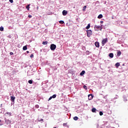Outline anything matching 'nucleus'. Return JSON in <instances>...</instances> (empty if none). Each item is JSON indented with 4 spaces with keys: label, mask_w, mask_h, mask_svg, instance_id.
Wrapping results in <instances>:
<instances>
[{
    "label": "nucleus",
    "mask_w": 128,
    "mask_h": 128,
    "mask_svg": "<svg viewBox=\"0 0 128 128\" xmlns=\"http://www.w3.org/2000/svg\"><path fill=\"white\" fill-rule=\"evenodd\" d=\"M108 56L110 58H114V53H110L109 54H108Z\"/></svg>",
    "instance_id": "12"
},
{
    "label": "nucleus",
    "mask_w": 128,
    "mask_h": 128,
    "mask_svg": "<svg viewBox=\"0 0 128 128\" xmlns=\"http://www.w3.org/2000/svg\"><path fill=\"white\" fill-rule=\"evenodd\" d=\"M56 48V45L54 44H51L50 45V49L51 50H54Z\"/></svg>",
    "instance_id": "2"
},
{
    "label": "nucleus",
    "mask_w": 128,
    "mask_h": 128,
    "mask_svg": "<svg viewBox=\"0 0 128 128\" xmlns=\"http://www.w3.org/2000/svg\"><path fill=\"white\" fill-rule=\"evenodd\" d=\"M68 23L66 24H68Z\"/></svg>",
    "instance_id": "50"
},
{
    "label": "nucleus",
    "mask_w": 128,
    "mask_h": 128,
    "mask_svg": "<svg viewBox=\"0 0 128 128\" xmlns=\"http://www.w3.org/2000/svg\"><path fill=\"white\" fill-rule=\"evenodd\" d=\"M98 18H102V14H100L98 16Z\"/></svg>",
    "instance_id": "16"
},
{
    "label": "nucleus",
    "mask_w": 128,
    "mask_h": 128,
    "mask_svg": "<svg viewBox=\"0 0 128 128\" xmlns=\"http://www.w3.org/2000/svg\"><path fill=\"white\" fill-rule=\"evenodd\" d=\"M103 98H106V96H104Z\"/></svg>",
    "instance_id": "43"
},
{
    "label": "nucleus",
    "mask_w": 128,
    "mask_h": 128,
    "mask_svg": "<svg viewBox=\"0 0 128 128\" xmlns=\"http://www.w3.org/2000/svg\"><path fill=\"white\" fill-rule=\"evenodd\" d=\"M10 56H12V54H14V52H10Z\"/></svg>",
    "instance_id": "37"
},
{
    "label": "nucleus",
    "mask_w": 128,
    "mask_h": 128,
    "mask_svg": "<svg viewBox=\"0 0 128 128\" xmlns=\"http://www.w3.org/2000/svg\"><path fill=\"white\" fill-rule=\"evenodd\" d=\"M100 24H104V21H100Z\"/></svg>",
    "instance_id": "41"
},
{
    "label": "nucleus",
    "mask_w": 128,
    "mask_h": 128,
    "mask_svg": "<svg viewBox=\"0 0 128 128\" xmlns=\"http://www.w3.org/2000/svg\"><path fill=\"white\" fill-rule=\"evenodd\" d=\"M35 108H40V106H38V104H36V105L35 106Z\"/></svg>",
    "instance_id": "32"
},
{
    "label": "nucleus",
    "mask_w": 128,
    "mask_h": 128,
    "mask_svg": "<svg viewBox=\"0 0 128 128\" xmlns=\"http://www.w3.org/2000/svg\"><path fill=\"white\" fill-rule=\"evenodd\" d=\"M4 26H1L0 27V32H4Z\"/></svg>",
    "instance_id": "19"
},
{
    "label": "nucleus",
    "mask_w": 128,
    "mask_h": 128,
    "mask_svg": "<svg viewBox=\"0 0 128 128\" xmlns=\"http://www.w3.org/2000/svg\"><path fill=\"white\" fill-rule=\"evenodd\" d=\"M82 49H83V50H86V47H85V46H84V47L82 48Z\"/></svg>",
    "instance_id": "42"
},
{
    "label": "nucleus",
    "mask_w": 128,
    "mask_h": 128,
    "mask_svg": "<svg viewBox=\"0 0 128 128\" xmlns=\"http://www.w3.org/2000/svg\"><path fill=\"white\" fill-rule=\"evenodd\" d=\"M63 16H66L68 14V11L66 10H64L62 12Z\"/></svg>",
    "instance_id": "9"
},
{
    "label": "nucleus",
    "mask_w": 128,
    "mask_h": 128,
    "mask_svg": "<svg viewBox=\"0 0 128 128\" xmlns=\"http://www.w3.org/2000/svg\"><path fill=\"white\" fill-rule=\"evenodd\" d=\"M12 104H14V102H12V103H11V106H12Z\"/></svg>",
    "instance_id": "40"
},
{
    "label": "nucleus",
    "mask_w": 128,
    "mask_h": 128,
    "mask_svg": "<svg viewBox=\"0 0 128 128\" xmlns=\"http://www.w3.org/2000/svg\"><path fill=\"white\" fill-rule=\"evenodd\" d=\"M51 96H52V98H56V94H54Z\"/></svg>",
    "instance_id": "25"
},
{
    "label": "nucleus",
    "mask_w": 128,
    "mask_h": 128,
    "mask_svg": "<svg viewBox=\"0 0 128 128\" xmlns=\"http://www.w3.org/2000/svg\"><path fill=\"white\" fill-rule=\"evenodd\" d=\"M30 57L31 58H34V54H31Z\"/></svg>",
    "instance_id": "36"
},
{
    "label": "nucleus",
    "mask_w": 128,
    "mask_h": 128,
    "mask_svg": "<svg viewBox=\"0 0 128 128\" xmlns=\"http://www.w3.org/2000/svg\"><path fill=\"white\" fill-rule=\"evenodd\" d=\"M22 50H28V46H24Z\"/></svg>",
    "instance_id": "15"
},
{
    "label": "nucleus",
    "mask_w": 128,
    "mask_h": 128,
    "mask_svg": "<svg viewBox=\"0 0 128 128\" xmlns=\"http://www.w3.org/2000/svg\"><path fill=\"white\" fill-rule=\"evenodd\" d=\"M86 6H84L83 7V9H82L83 12L86 11Z\"/></svg>",
    "instance_id": "26"
},
{
    "label": "nucleus",
    "mask_w": 128,
    "mask_h": 128,
    "mask_svg": "<svg viewBox=\"0 0 128 128\" xmlns=\"http://www.w3.org/2000/svg\"><path fill=\"white\" fill-rule=\"evenodd\" d=\"M10 2V4H13L14 3V0H9Z\"/></svg>",
    "instance_id": "34"
},
{
    "label": "nucleus",
    "mask_w": 128,
    "mask_h": 128,
    "mask_svg": "<svg viewBox=\"0 0 128 128\" xmlns=\"http://www.w3.org/2000/svg\"><path fill=\"white\" fill-rule=\"evenodd\" d=\"M120 54H122V52L118 51V52H117V56H120Z\"/></svg>",
    "instance_id": "17"
},
{
    "label": "nucleus",
    "mask_w": 128,
    "mask_h": 128,
    "mask_svg": "<svg viewBox=\"0 0 128 128\" xmlns=\"http://www.w3.org/2000/svg\"><path fill=\"white\" fill-rule=\"evenodd\" d=\"M90 28V24H88V26H86V30H88V28Z\"/></svg>",
    "instance_id": "18"
},
{
    "label": "nucleus",
    "mask_w": 128,
    "mask_h": 128,
    "mask_svg": "<svg viewBox=\"0 0 128 128\" xmlns=\"http://www.w3.org/2000/svg\"><path fill=\"white\" fill-rule=\"evenodd\" d=\"M123 100L124 102H127L128 100L126 99V95H124L123 96Z\"/></svg>",
    "instance_id": "13"
},
{
    "label": "nucleus",
    "mask_w": 128,
    "mask_h": 128,
    "mask_svg": "<svg viewBox=\"0 0 128 128\" xmlns=\"http://www.w3.org/2000/svg\"><path fill=\"white\" fill-rule=\"evenodd\" d=\"M12 35H8V36H7V38H12Z\"/></svg>",
    "instance_id": "33"
},
{
    "label": "nucleus",
    "mask_w": 128,
    "mask_h": 128,
    "mask_svg": "<svg viewBox=\"0 0 128 128\" xmlns=\"http://www.w3.org/2000/svg\"><path fill=\"white\" fill-rule=\"evenodd\" d=\"M10 101L12 102H14V100H16V96H10Z\"/></svg>",
    "instance_id": "6"
},
{
    "label": "nucleus",
    "mask_w": 128,
    "mask_h": 128,
    "mask_svg": "<svg viewBox=\"0 0 128 128\" xmlns=\"http://www.w3.org/2000/svg\"><path fill=\"white\" fill-rule=\"evenodd\" d=\"M30 4H29L26 6V8L27 10H30Z\"/></svg>",
    "instance_id": "20"
},
{
    "label": "nucleus",
    "mask_w": 128,
    "mask_h": 128,
    "mask_svg": "<svg viewBox=\"0 0 128 128\" xmlns=\"http://www.w3.org/2000/svg\"><path fill=\"white\" fill-rule=\"evenodd\" d=\"M99 114H100V116H102L104 114V112H102V111H100L99 112Z\"/></svg>",
    "instance_id": "28"
},
{
    "label": "nucleus",
    "mask_w": 128,
    "mask_h": 128,
    "mask_svg": "<svg viewBox=\"0 0 128 128\" xmlns=\"http://www.w3.org/2000/svg\"><path fill=\"white\" fill-rule=\"evenodd\" d=\"M37 8H38V6L37 7Z\"/></svg>",
    "instance_id": "48"
},
{
    "label": "nucleus",
    "mask_w": 128,
    "mask_h": 128,
    "mask_svg": "<svg viewBox=\"0 0 128 128\" xmlns=\"http://www.w3.org/2000/svg\"><path fill=\"white\" fill-rule=\"evenodd\" d=\"M28 84H32V82H34V81L32 80H29L28 81Z\"/></svg>",
    "instance_id": "21"
},
{
    "label": "nucleus",
    "mask_w": 128,
    "mask_h": 128,
    "mask_svg": "<svg viewBox=\"0 0 128 128\" xmlns=\"http://www.w3.org/2000/svg\"><path fill=\"white\" fill-rule=\"evenodd\" d=\"M118 98V96L116 94V96L114 98V100H116Z\"/></svg>",
    "instance_id": "29"
},
{
    "label": "nucleus",
    "mask_w": 128,
    "mask_h": 128,
    "mask_svg": "<svg viewBox=\"0 0 128 128\" xmlns=\"http://www.w3.org/2000/svg\"><path fill=\"white\" fill-rule=\"evenodd\" d=\"M87 36L90 38L91 36L92 35V31L91 30H86Z\"/></svg>",
    "instance_id": "1"
},
{
    "label": "nucleus",
    "mask_w": 128,
    "mask_h": 128,
    "mask_svg": "<svg viewBox=\"0 0 128 128\" xmlns=\"http://www.w3.org/2000/svg\"><path fill=\"white\" fill-rule=\"evenodd\" d=\"M120 66V62H117L115 64V66L116 68H118V66Z\"/></svg>",
    "instance_id": "14"
},
{
    "label": "nucleus",
    "mask_w": 128,
    "mask_h": 128,
    "mask_svg": "<svg viewBox=\"0 0 128 128\" xmlns=\"http://www.w3.org/2000/svg\"><path fill=\"white\" fill-rule=\"evenodd\" d=\"M92 98H94V96L92 95V94H90L88 95V100H92Z\"/></svg>",
    "instance_id": "5"
},
{
    "label": "nucleus",
    "mask_w": 128,
    "mask_h": 128,
    "mask_svg": "<svg viewBox=\"0 0 128 128\" xmlns=\"http://www.w3.org/2000/svg\"><path fill=\"white\" fill-rule=\"evenodd\" d=\"M83 88H84V90H88V87L86 85H84L83 86Z\"/></svg>",
    "instance_id": "31"
},
{
    "label": "nucleus",
    "mask_w": 128,
    "mask_h": 128,
    "mask_svg": "<svg viewBox=\"0 0 128 128\" xmlns=\"http://www.w3.org/2000/svg\"><path fill=\"white\" fill-rule=\"evenodd\" d=\"M108 42V38H104L102 42V46H104V44Z\"/></svg>",
    "instance_id": "4"
},
{
    "label": "nucleus",
    "mask_w": 128,
    "mask_h": 128,
    "mask_svg": "<svg viewBox=\"0 0 128 128\" xmlns=\"http://www.w3.org/2000/svg\"><path fill=\"white\" fill-rule=\"evenodd\" d=\"M84 74H86V71L84 70H83L81 72L80 74L81 76H84Z\"/></svg>",
    "instance_id": "11"
},
{
    "label": "nucleus",
    "mask_w": 128,
    "mask_h": 128,
    "mask_svg": "<svg viewBox=\"0 0 128 128\" xmlns=\"http://www.w3.org/2000/svg\"><path fill=\"white\" fill-rule=\"evenodd\" d=\"M92 112H98V110H96V108H93L92 109Z\"/></svg>",
    "instance_id": "7"
},
{
    "label": "nucleus",
    "mask_w": 128,
    "mask_h": 128,
    "mask_svg": "<svg viewBox=\"0 0 128 128\" xmlns=\"http://www.w3.org/2000/svg\"><path fill=\"white\" fill-rule=\"evenodd\" d=\"M59 23L61 24H64V20H60L59 21Z\"/></svg>",
    "instance_id": "23"
},
{
    "label": "nucleus",
    "mask_w": 128,
    "mask_h": 128,
    "mask_svg": "<svg viewBox=\"0 0 128 128\" xmlns=\"http://www.w3.org/2000/svg\"><path fill=\"white\" fill-rule=\"evenodd\" d=\"M42 44H44V46H46V44H48V42L46 41H44L42 42Z\"/></svg>",
    "instance_id": "24"
},
{
    "label": "nucleus",
    "mask_w": 128,
    "mask_h": 128,
    "mask_svg": "<svg viewBox=\"0 0 128 128\" xmlns=\"http://www.w3.org/2000/svg\"><path fill=\"white\" fill-rule=\"evenodd\" d=\"M26 53L27 54H30V52L29 51H26Z\"/></svg>",
    "instance_id": "44"
},
{
    "label": "nucleus",
    "mask_w": 128,
    "mask_h": 128,
    "mask_svg": "<svg viewBox=\"0 0 128 128\" xmlns=\"http://www.w3.org/2000/svg\"><path fill=\"white\" fill-rule=\"evenodd\" d=\"M6 114H8L10 116H12V113L10 112H6Z\"/></svg>",
    "instance_id": "30"
},
{
    "label": "nucleus",
    "mask_w": 128,
    "mask_h": 128,
    "mask_svg": "<svg viewBox=\"0 0 128 128\" xmlns=\"http://www.w3.org/2000/svg\"><path fill=\"white\" fill-rule=\"evenodd\" d=\"M39 122H44V119H40L38 120Z\"/></svg>",
    "instance_id": "39"
},
{
    "label": "nucleus",
    "mask_w": 128,
    "mask_h": 128,
    "mask_svg": "<svg viewBox=\"0 0 128 128\" xmlns=\"http://www.w3.org/2000/svg\"><path fill=\"white\" fill-rule=\"evenodd\" d=\"M86 54L88 56V54H90V51H88V50H86Z\"/></svg>",
    "instance_id": "27"
},
{
    "label": "nucleus",
    "mask_w": 128,
    "mask_h": 128,
    "mask_svg": "<svg viewBox=\"0 0 128 128\" xmlns=\"http://www.w3.org/2000/svg\"><path fill=\"white\" fill-rule=\"evenodd\" d=\"M2 104H0V107L2 108Z\"/></svg>",
    "instance_id": "45"
},
{
    "label": "nucleus",
    "mask_w": 128,
    "mask_h": 128,
    "mask_svg": "<svg viewBox=\"0 0 128 128\" xmlns=\"http://www.w3.org/2000/svg\"><path fill=\"white\" fill-rule=\"evenodd\" d=\"M70 74H72V70H70Z\"/></svg>",
    "instance_id": "46"
},
{
    "label": "nucleus",
    "mask_w": 128,
    "mask_h": 128,
    "mask_svg": "<svg viewBox=\"0 0 128 128\" xmlns=\"http://www.w3.org/2000/svg\"><path fill=\"white\" fill-rule=\"evenodd\" d=\"M94 44L96 48H100V42H95Z\"/></svg>",
    "instance_id": "10"
},
{
    "label": "nucleus",
    "mask_w": 128,
    "mask_h": 128,
    "mask_svg": "<svg viewBox=\"0 0 128 128\" xmlns=\"http://www.w3.org/2000/svg\"><path fill=\"white\" fill-rule=\"evenodd\" d=\"M40 52H42V50H40Z\"/></svg>",
    "instance_id": "49"
},
{
    "label": "nucleus",
    "mask_w": 128,
    "mask_h": 128,
    "mask_svg": "<svg viewBox=\"0 0 128 128\" xmlns=\"http://www.w3.org/2000/svg\"><path fill=\"white\" fill-rule=\"evenodd\" d=\"M96 2H100L98 1H97Z\"/></svg>",
    "instance_id": "47"
},
{
    "label": "nucleus",
    "mask_w": 128,
    "mask_h": 128,
    "mask_svg": "<svg viewBox=\"0 0 128 128\" xmlns=\"http://www.w3.org/2000/svg\"><path fill=\"white\" fill-rule=\"evenodd\" d=\"M32 15H30V14H29L28 16V18H32Z\"/></svg>",
    "instance_id": "35"
},
{
    "label": "nucleus",
    "mask_w": 128,
    "mask_h": 128,
    "mask_svg": "<svg viewBox=\"0 0 128 128\" xmlns=\"http://www.w3.org/2000/svg\"><path fill=\"white\" fill-rule=\"evenodd\" d=\"M96 28H97L98 30L100 28V30H102V24H101L100 26L95 25L94 30H96Z\"/></svg>",
    "instance_id": "3"
},
{
    "label": "nucleus",
    "mask_w": 128,
    "mask_h": 128,
    "mask_svg": "<svg viewBox=\"0 0 128 128\" xmlns=\"http://www.w3.org/2000/svg\"><path fill=\"white\" fill-rule=\"evenodd\" d=\"M74 120H78V117L77 116H76L74 118Z\"/></svg>",
    "instance_id": "22"
},
{
    "label": "nucleus",
    "mask_w": 128,
    "mask_h": 128,
    "mask_svg": "<svg viewBox=\"0 0 128 128\" xmlns=\"http://www.w3.org/2000/svg\"><path fill=\"white\" fill-rule=\"evenodd\" d=\"M5 122H6V124H12V121L5 118Z\"/></svg>",
    "instance_id": "8"
},
{
    "label": "nucleus",
    "mask_w": 128,
    "mask_h": 128,
    "mask_svg": "<svg viewBox=\"0 0 128 128\" xmlns=\"http://www.w3.org/2000/svg\"><path fill=\"white\" fill-rule=\"evenodd\" d=\"M52 98V97L51 96L50 97L48 100H50Z\"/></svg>",
    "instance_id": "38"
}]
</instances>
